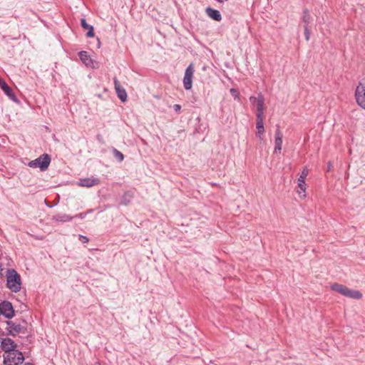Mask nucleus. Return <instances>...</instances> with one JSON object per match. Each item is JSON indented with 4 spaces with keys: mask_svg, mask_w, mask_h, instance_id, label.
I'll use <instances>...</instances> for the list:
<instances>
[{
    "mask_svg": "<svg viewBox=\"0 0 365 365\" xmlns=\"http://www.w3.org/2000/svg\"><path fill=\"white\" fill-rule=\"evenodd\" d=\"M6 330L13 336L26 335L29 334L27 323L24 321L22 322H7Z\"/></svg>",
    "mask_w": 365,
    "mask_h": 365,
    "instance_id": "obj_1",
    "label": "nucleus"
},
{
    "mask_svg": "<svg viewBox=\"0 0 365 365\" xmlns=\"http://www.w3.org/2000/svg\"><path fill=\"white\" fill-rule=\"evenodd\" d=\"M6 285L14 292H17L21 289V277L14 269H8L6 272Z\"/></svg>",
    "mask_w": 365,
    "mask_h": 365,
    "instance_id": "obj_2",
    "label": "nucleus"
},
{
    "mask_svg": "<svg viewBox=\"0 0 365 365\" xmlns=\"http://www.w3.org/2000/svg\"><path fill=\"white\" fill-rule=\"evenodd\" d=\"M331 289L333 291L351 299H360L362 297V294L359 291L351 289L345 285L339 283L332 284L331 285Z\"/></svg>",
    "mask_w": 365,
    "mask_h": 365,
    "instance_id": "obj_3",
    "label": "nucleus"
},
{
    "mask_svg": "<svg viewBox=\"0 0 365 365\" xmlns=\"http://www.w3.org/2000/svg\"><path fill=\"white\" fill-rule=\"evenodd\" d=\"M3 357L5 365H19L24 360L23 354L17 349L10 353L4 354Z\"/></svg>",
    "mask_w": 365,
    "mask_h": 365,
    "instance_id": "obj_4",
    "label": "nucleus"
},
{
    "mask_svg": "<svg viewBox=\"0 0 365 365\" xmlns=\"http://www.w3.org/2000/svg\"><path fill=\"white\" fill-rule=\"evenodd\" d=\"M355 98L358 105L365 110V78L356 86Z\"/></svg>",
    "mask_w": 365,
    "mask_h": 365,
    "instance_id": "obj_5",
    "label": "nucleus"
},
{
    "mask_svg": "<svg viewBox=\"0 0 365 365\" xmlns=\"http://www.w3.org/2000/svg\"><path fill=\"white\" fill-rule=\"evenodd\" d=\"M51 162V158L47 154H43L38 158L31 160L29 163L31 168H39L41 170H45L48 168Z\"/></svg>",
    "mask_w": 365,
    "mask_h": 365,
    "instance_id": "obj_6",
    "label": "nucleus"
},
{
    "mask_svg": "<svg viewBox=\"0 0 365 365\" xmlns=\"http://www.w3.org/2000/svg\"><path fill=\"white\" fill-rule=\"evenodd\" d=\"M250 101L253 105L256 106L257 117H264V100L262 95L259 94L257 97L251 96Z\"/></svg>",
    "mask_w": 365,
    "mask_h": 365,
    "instance_id": "obj_7",
    "label": "nucleus"
},
{
    "mask_svg": "<svg viewBox=\"0 0 365 365\" xmlns=\"http://www.w3.org/2000/svg\"><path fill=\"white\" fill-rule=\"evenodd\" d=\"M194 74V68L192 64H190L185 70V76L183 78L184 88L186 90H190L192 86V77Z\"/></svg>",
    "mask_w": 365,
    "mask_h": 365,
    "instance_id": "obj_8",
    "label": "nucleus"
},
{
    "mask_svg": "<svg viewBox=\"0 0 365 365\" xmlns=\"http://www.w3.org/2000/svg\"><path fill=\"white\" fill-rule=\"evenodd\" d=\"M18 345L10 338H2L1 340V348L4 351V354H8L17 349Z\"/></svg>",
    "mask_w": 365,
    "mask_h": 365,
    "instance_id": "obj_9",
    "label": "nucleus"
},
{
    "mask_svg": "<svg viewBox=\"0 0 365 365\" xmlns=\"http://www.w3.org/2000/svg\"><path fill=\"white\" fill-rule=\"evenodd\" d=\"M0 313L8 319L13 317L14 311L11 304L9 302H3L0 304Z\"/></svg>",
    "mask_w": 365,
    "mask_h": 365,
    "instance_id": "obj_10",
    "label": "nucleus"
},
{
    "mask_svg": "<svg viewBox=\"0 0 365 365\" xmlns=\"http://www.w3.org/2000/svg\"><path fill=\"white\" fill-rule=\"evenodd\" d=\"M113 81H114L115 89L118 94V98L122 101H125L127 99V93H126L125 90L123 88V87L122 86V85L120 84V83L118 81V80L116 78H114Z\"/></svg>",
    "mask_w": 365,
    "mask_h": 365,
    "instance_id": "obj_11",
    "label": "nucleus"
},
{
    "mask_svg": "<svg viewBox=\"0 0 365 365\" xmlns=\"http://www.w3.org/2000/svg\"><path fill=\"white\" fill-rule=\"evenodd\" d=\"M282 137L283 135L280 130L277 129L275 132V140H274V152L275 153H281L282 150Z\"/></svg>",
    "mask_w": 365,
    "mask_h": 365,
    "instance_id": "obj_12",
    "label": "nucleus"
},
{
    "mask_svg": "<svg viewBox=\"0 0 365 365\" xmlns=\"http://www.w3.org/2000/svg\"><path fill=\"white\" fill-rule=\"evenodd\" d=\"M79 57L82 62L88 67H93V61L86 51H81Z\"/></svg>",
    "mask_w": 365,
    "mask_h": 365,
    "instance_id": "obj_13",
    "label": "nucleus"
},
{
    "mask_svg": "<svg viewBox=\"0 0 365 365\" xmlns=\"http://www.w3.org/2000/svg\"><path fill=\"white\" fill-rule=\"evenodd\" d=\"M264 117H257L256 119V128H257V135L261 138L262 136L264 134Z\"/></svg>",
    "mask_w": 365,
    "mask_h": 365,
    "instance_id": "obj_14",
    "label": "nucleus"
},
{
    "mask_svg": "<svg viewBox=\"0 0 365 365\" xmlns=\"http://www.w3.org/2000/svg\"><path fill=\"white\" fill-rule=\"evenodd\" d=\"M206 14L210 18L215 21H220L222 20V16L218 10L209 7L206 9Z\"/></svg>",
    "mask_w": 365,
    "mask_h": 365,
    "instance_id": "obj_15",
    "label": "nucleus"
},
{
    "mask_svg": "<svg viewBox=\"0 0 365 365\" xmlns=\"http://www.w3.org/2000/svg\"><path fill=\"white\" fill-rule=\"evenodd\" d=\"M99 183V180L96 178H87L81 180L79 185L83 187H92L93 185H98Z\"/></svg>",
    "mask_w": 365,
    "mask_h": 365,
    "instance_id": "obj_16",
    "label": "nucleus"
},
{
    "mask_svg": "<svg viewBox=\"0 0 365 365\" xmlns=\"http://www.w3.org/2000/svg\"><path fill=\"white\" fill-rule=\"evenodd\" d=\"M81 26L86 29V30H88V32H87V36L89 37V38H92L94 36V31H93V27L92 26H90L88 25L87 23H86V21L85 19H81Z\"/></svg>",
    "mask_w": 365,
    "mask_h": 365,
    "instance_id": "obj_17",
    "label": "nucleus"
},
{
    "mask_svg": "<svg viewBox=\"0 0 365 365\" xmlns=\"http://www.w3.org/2000/svg\"><path fill=\"white\" fill-rule=\"evenodd\" d=\"M298 187L299 190H298L297 192L299 195L302 194V197L304 198L306 197V186H305V180H302V182L298 181Z\"/></svg>",
    "mask_w": 365,
    "mask_h": 365,
    "instance_id": "obj_18",
    "label": "nucleus"
},
{
    "mask_svg": "<svg viewBox=\"0 0 365 365\" xmlns=\"http://www.w3.org/2000/svg\"><path fill=\"white\" fill-rule=\"evenodd\" d=\"M0 87L8 96L12 97V90L4 80L0 82Z\"/></svg>",
    "mask_w": 365,
    "mask_h": 365,
    "instance_id": "obj_19",
    "label": "nucleus"
},
{
    "mask_svg": "<svg viewBox=\"0 0 365 365\" xmlns=\"http://www.w3.org/2000/svg\"><path fill=\"white\" fill-rule=\"evenodd\" d=\"M308 173H309L308 169L307 168H304V169L302 170V171L301 173L299 178H298V181L302 182V180H305V178L308 175Z\"/></svg>",
    "mask_w": 365,
    "mask_h": 365,
    "instance_id": "obj_20",
    "label": "nucleus"
},
{
    "mask_svg": "<svg viewBox=\"0 0 365 365\" xmlns=\"http://www.w3.org/2000/svg\"><path fill=\"white\" fill-rule=\"evenodd\" d=\"M302 19H303V21H304L306 24H308L309 23V20H310V15H309V14L308 10H307V9H306V10L304 11V15H303Z\"/></svg>",
    "mask_w": 365,
    "mask_h": 365,
    "instance_id": "obj_21",
    "label": "nucleus"
},
{
    "mask_svg": "<svg viewBox=\"0 0 365 365\" xmlns=\"http://www.w3.org/2000/svg\"><path fill=\"white\" fill-rule=\"evenodd\" d=\"M114 155L118 159L119 161H120V162L123 161L124 156L122 153H120V151L115 149Z\"/></svg>",
    "mask_w": 365,
    "mask_h": 365,
    "instance_id": "obj_22",
    "label": "nucleus"
},
{
    "mask_svg": "<svg viewBox=\"0 0 365 365\" xmlns=\"http://www.w3.org/2000/svg\"><path fill=\"white\" fill-rule=\"evenodd\" d=\"M230 93H231V94H232L234 97H235V98H238V96H239V93H238V92H237V91L236 89H235V88H231V89H230Z\"/></svg>",
    "mask_w": 365,
    "mask_h": 365,
    "instance_id": "obj_23",
    "label": "nucleus"
},
{
    "mask_svg": "<svg viewBox=\"0 0 365 365\" xmlns=\"http://www.w3.org/2000/svg\"><path fill=\"white\" fill-rule=\"evenodd\" d=\"M304 34H305L306 40L309 41V29H308L307 26H305Z\"/></svg>",
    "mask_w": 365,
    "mask_h": 365,
    "instance_id": "obj_24",
    "label": "nucleus"
},
{
    "mask_svg": "<svg viewBox=\"0 0 365 365\" xmlns=\"http://www.w3.org/2000/svg\"><path fill=\"white\" fill-rule=\"evenodd\" d=\"M80 240L83 243H87L89 241L87 237L83 235L80 236Z\"/></svg>",
    "mask_w": 365,
    "mask_h": 365,
    "instance_id": "obj_25",
    "label": "nucleus"
},
{
    "mask_svg": "<svg viewBox=\"0 0 365 365\" xmlns=\"http://www.w3.org/2000/svg\"><path fill=\"white\" fill-rule=\"evenodd\" d=\"M173 108L176 112H179L181 109V106L178 104L174 105Z\"/></svg>",
    "mask_w": 365,
    "mask_h": 365,
    "instance_id": "obj_26",
    "label": "nucleus"
},
{
    "mask_svg": "<svg viewBox=\"0 0 365 365\" xmlns=\"http://www.w3.org/2000/svg\"><path fill=\"white\" fill-rule=\"evenodd\" d=\"M77 216L80 218H83L86 216V213H80Z\"/></svg>",
    "mask_w": 365,
    "mask_h": 365,
    "instance_id": "obj_27",
    "label": "nucleus"
},
{
    "mask_svg": "<svg viewBox=\"0 0 365 365\" xmlns=\"http://www.w3.org/2000/svg\"><path fill=\"white\" fill-rule=\"evenodd\" d=\"M27 365H31V364H28Z\"/></svg>",
    "mask_w": 365,
    "mask_h": 365,
    "instance_id": "obj_28",
    "label": "nucleus"
}]
</instances>
